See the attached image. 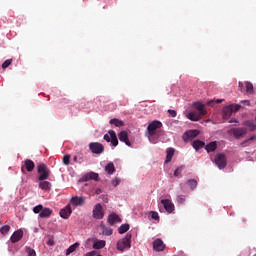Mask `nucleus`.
<instances>
[{
	"mask_svg": "<svg viewBox=\"0 0 256 256\" xmlns=\"http://www.w3.org/2000/svg\"><path fill=\"white\" fill-rule=\"evenodd\" d=\"M194 109H197V111L189 112L186 117L190 121H199L201 118L205 117L207 115V110L205 109V104L201 102H194L193 103Z\"/></svg>",
	"mask_w": 256,
	"mask_h": 256,
	"instance_id": "obj_1",
	"label": "nucleus"
},
{
	"mask_svg": "<svg viewBox=\"0 0 256 256\" xmlns=\"http://www.w3.org/2000/svg\"><path fill=\"white\" fill-rule=\"evenodd\" d=\"M161 127H163V123L159 120H154L147 126V135L150 143H155L153 137L157 135V131L158 129H161Z\"/></svg>",
	"mask_w": 256,
	"mask_h": 256,
	"instance_id": "obj_2",
	"label": "nucleus"
},
{
	"mask_svg": "<svg viewBox=\"0 0 256 256\" xmlns=\"http://www.w3.org/2000/svg\"><path fill=\"white\" fill-rule=\"evenodd\" d=\"M37 171L39 173L38 181H47L49 175H51V170L43 163L37 165Z\"/></svg>",
	"mask_w": 256,
	"mask_h": 256,
	"instance_id": "obj_3",
	"label": "nucleus"
},
{
	"mask_svg": "<svg viewBox=\"0 0 256 256\" xmlns=\"http://www.w3.org/2000/svg\"><path fill=\"white\" fill-rule=\"evenodd\" d=\"M131 237L132 235L130 233L126 234V236L122 239H120L117 242V249L118 251H125V249H131Z\"/></svg>",
	"mask_w": 256,
	"mask_h": 256,
	"instance_id": "obj_4",
	"label": "nucleus"
},
{
	"mask_svg": "<svg viewBox=\"0 0 256 256\" xmlns=\"http://www.w3.org/2000/svg\"><path fill=\"white\" fill-rule=\"evenodd\" d=\"M104 141L111 143L113 147H117L119 145V140L117 139V134L114 130H109L108 134L104 135Z\"/></svg>",
	"mask_w": 256,
	"mask_h": 256,
	"instance_id": "obj_5",
	"label": "nucleus"
},
{
	"mask_svg": "<svg viewBox=\"0 0 256 256\" xmlns=\"http://www.w3.org/2000/svg\"><path fill=\"white\" fill-rule=\"evenodd\" d=\"M89 149L94 155H101V153H104L105 151V146L99 142H91L89 144Z\"/></svg>",
	"mask_w": 256,
	"mask_h": 256,
	"instance_id": "obj_6",
	"label": "nucleus"
},
{
	"mask_svg": "<svg viewBox=\"0 0 256 256\" xmlns=\"http://www.w3.org/2000/svg\"><path fill=\"white\" fill-rule=\"evenodd\" d=\"M228 133L233 135L235 139H241L244 135H247V128H231Z\"/></svg>",
	"mask_w": 256,
	"mask_h": 256,
	"instance_id": "obj_7",
	"label": "nucleus"
},
{
	"mask_svg": "<svg viewBox=\"0 0 256 256\" xmlns=\"http://www.w3.org/2000/svg\"><path fill=\"white\" fill-rule=\"evenodd\" d=\"M214 161L219 169L227 167V157H225V154H216Z\"/></svg>",
	"mask_w": 256,
	"mask_h": 256,
	"instance_id": "obj_8",
	"label": "nucleus"
},
{
	"mask_svg": "<svg viewBox=\"0 0 256 256\" xmlns=\"http://www.w3.org/2000/svg\"><path fill=\"white\" fill-rule=\"evenodd\" d=\"M92 213L94 219H103V217H105L103 206L99 203L94 206Z\"/></svg>",
	"mask_w": 256,
	"mask_h": 256,
	"instance_id": "obj_9",
	"label": "nucleus"
},
{
	"mask_svg": "<svg viewBox=\"0 0 256 256\" xmlns=\"http://www.w3.org/2000/svg\"><path fill=\"white\" fill-rule=\"evenodd\" d=\"M161 203L163 204V207L167 213H173L175 211V204L169 199H162Z\"/></svg>",
	"mask_w": 256,
	"mask_h": 256,
	"instance_id": "obj_10",
	"label": "nucleus"
},
{
	"mask_svg": "<svg viewBox=\"0 0 256 256\" xmlns=\"http://www.w3.org/2000/svg\"><path fill=\"white\" fill-rule=\"evenodd\" d=\"M118 138L119 141L125 143V145H127L128 147H131V141H129V134L127 133V131H121L118 134Z\"/></svg>",
	"mask_w": 256,
	"mask_h": 256,
	"instance_id": "obj_11",
	"label": "nucleus"
},
{
	"mask_svg": "<svg viewBox=\"0 0 256 256\" xmlns=\"http://www.w3.org/2000/svg\"><path fill=\"white\" fill-rule=\"evenodd\" d=\"M71 213H73V211L71 210V205L68 204L60 210V217H62V219H69Z\"/></svg>",
	"mask_w": 256,
	"mask_h": 256,
	"instance_id": "obj_12",
	"label": "nucleus"
},
{
	"mask_svg": "<svg viewBox=\"0 0 256 256\" xmlns=\"http://www.w3.org/2000/svg\"><path fill=\"white\" fill-rule=\"evenodd\" d=\"M21 239H23V230L19 229L12 234L10 241L11 243H19Z\"/></svg>",
	"mask_w": 256,
	"mask_h": 256,
	"instance_id": "obj_13",
	"label": "nucleus"
},
{
	"mask_svg": "<svg viewBox=\"0 0 256 256\" xmlns=\"http://www.w3.org/2000/svg\"><path fill=\"white\" fill-rule=\"evenodd\" d=\"M153 249L154 251H165V243H163V240H161L160 238H157L156 240H154L153 242Z\"/></svg>",
	"mask_w": 256,
	"mask_h": 256,
	"instance_id": "obj_14",
	"label": "nucleus"
},
{
	"mask_svg": "<svg viewBox=\"0 0 256 256\" xmlns=\"http://www.w3.org/2000/svg\"><path fill=\"white\" fill-rule=\"evenodd\" d=\"M23 167L26 168L28 173H32V171L35 169V162H33V160L31 159H26L24 161V165H22V171H23Z\"/></svg>",
	"mask_w": 256,
	"mask_h": 256,
	"instance_id": "obj_15",
	"label": "nucleus"
},
{
	"mask_svg": "<svg viewBox=\"0 0 256 256\" xmlns=\"http://www.w3.org/2000/svg\"><path fill=\"white\" fill-rule=\"evenodd\" d=\"M107 222L109 225H115V223H121V218L116 213H113L108 216Z\"/></svg>",
	"mask_w": 256,
	"mask_h": 256,
	"instance_id": "obj_16",
	"label": "nucleus"
},
{
	"mask_svg": "<svg viewBox=\"0 0 256 256\" xmlns=\"http://www.w3.org/2000/svg\"><path fill=\"white\" fill-rule=\"evenodd\" d=\"M53 215V210L50 208H42V212L39 213L41 219H49Z\"/></svg>",
	"mask_w": 256,
	"mask_h": 256,
	"instance_id": "obj_17",
	"label": "nucleus"
},
{
	"mask_svg": "<svg viewBox=\"0 0 256 256\" xmlns=\"http://www.w3.org/2000/svg\"><path fill=\"white\" fill-rule=\"evenodd\" d=\"M197 135H199V130H189L184 133V137L186 139H195V137H197Z\"/></svg>",
	"mask_w": 256,
	"mask_h": 256,
	"instance_id": "obj_18",
	"label": "nucleus"
},
{
	"mask_svg": "<svg viewBox=\"0 0 256 256\" xmlns=\"http://www.w3.org/2000/svg\"><path fill=\"white\" fill-rule=\"evenodd\" d=\"M71 203H72V205L81 206V205H83V203H85V198L77 197V196L72 197Z\"/></svg>",
	"mask_w": 256,
	"mask_h": 256,
	"instance_id": "obj_19",
	"label": "nucleus"
},
{
	"mask_svg": "<svg viewBox=\"0 0 256 256\" xmlns=\"http://www.w3.org/2000/svg\"><path fill=\"white\" fill-rule=\"evenodd\" d=\"M166 160L165 163H171V159H173V155H175V149L173 148H168L166 150Z\"/></svg>",
	"mask_w": 256,
	"mask_h": 256,
	"instance_id": "obj_20",
	"label": "nucleus"
},
{
	"mask_svg": "<svg viewBox=\"0 0 256 256\" xmlns=\"http://www.w3.org/2000/svg\"><path fill=\"white\" fill-rule=\"evenodd\" d=\"M233 115V108L231 105L223 108V117L227 119V117H231Z\"/></svg>",
	"mask_w": 256,
	"mask_h": 256,
	"instance_id": "obj_21",
	"label": "nucleus"
},
{
	"mask_svg": "<svg viewBox=\"0 0 256 256\" xmlns=\"http://www.w3.org/2000/svg\"><path fill=\"white\" fill-rule=\"evenodd\" d=\"M39 187L42 189V191H50L51 190V182L49 181H41L39 183Z\"/></svg>",
	"mask_w": 256,
	"mask_h": 256,
	"instance_id": "obj_22",
	"label": "nucleus"
},
{
	"mask_svg": "<svg viewBox=\"0 0 256 256\" xmlns=\"http://www.w3.org/2000/svg\"><path fill=\"white\" fill-rule=\"evenodd\" d=\"M105 171L108 175H113V173H115V164H113V162L108 163L105 166Z\"/></svg>",
	"mask_w": 256,
	"mask_h": 256,
	"instance_id": "obj_23",
	"label": "nucleus"
},
{
	"mask_svg": "<svg viewBox=\"0 0 256 256\" xmlns=\"http://www.w3.org/2000/svg\"><path fill=\"white\" fill-rule=\"evenodd\" d=\"M110 125H114L115 127H123L125 125V122L122 120H119L117 118H113L109 121Z\"/></svg>",
	"mask_w": 256,
	"mask_h": 256,
	"instance_id": "obj_24",
	"label": "nucleus"
},
{
	"mask_svg": "<svg viewBox=\"0 0 256 256\" xmlns=\"http://www.w3.org/2000/svg\"><path fill=\"white\" fill-rule=\"evenodd\" d=\"M215 149H217V142H210L205 146L207 153H212Z\"/></svg>",
	"mask_w": 256,
	"mask_h": 256,
	"instance_id": "obj_25",
	"label": "nucleus"
},
{
	"mask_svg": "<svg viewBox=\"0 0 256 256\" xmlns=\"http://www.w3.org/2000/svg\"><path fill=\"white\" fill-rule=\"evenodd\" d=\"M192 145L196 151H199V149H203V147H205V142L201 140H195Z\"/></svg>",
	"mask_w": 256,
	"mask_h": 256,
	"instance_id": "obj_26",
	"label": "nucleus"
},
{
	"mask_svg": "<svg viewBox=\"0 0 256 256\" xmlns=\"http://www.w3.org/2000/svg\"><path fill=\"white\" fill-rule=\"evenodd\" d=\"M102 235L111 236L113 235V230L105 225H101Z\"/></svg>",
	"mask_w": 256,
	"mask_h": 256,
	"instance_id": "obj_27",
	"label": "nucleus"
},
{
	"mask_svg": "<svg viewBox=\"0 0 256 256\" xmlns=\"http://www.w3.org/2000/svg\"><path fill=\"white\" fill-rule=\"evenodd\" d=\"M79 242H76L72 244L67 250L66 255H71V253H74V251H77V248L79 247Z\"/></svg>",
	"mask_w": 256,
	"mask_h": 256,
	"instance_id": "obj_28",
	"label": "nucleus"
},
{
	"mask_svg": "<svg viewBox=\"0 0 256 256\" xmlns=\"http://www.w3.org/2000/svg\"><path fill=\"white\" fill-rule=\"evenodd\" d=\"M103 247H105V240H98L93 244V249H103Z\"/></svg>",
	"mask_w": 256,
	"mask_h": 256,
	"instance_id": "obj_29",
	"label": "nucleus"
},
{
	"mask_svg": "<svg viewBox=\"0 0 256 256\" xmlns=\"http://www.w3.org/2000/svg\"><path fill=\"white\" fill-rule=\"evenodd\" d=\"M127 231H129V224H122L119 228H118V233L120 235H123L124 233H127Z\"/></svg>",
	"mask_w": 256,
	"mask_h": 256,
	"instance_id": "obj_30",
	"label": "nucleus"
},
{
	"mask_svg": "<svg viewBox=\"0 0 256 256\" xmlns=\"http://www.w3.org/2000/svg\"><path fill=\"white\" fill-rule=\"evenodd\" d=\"M25 252L27 253L28 256H37V252H35V249L29 246L25 247Z\"/></svg>",
	"mask_w": 256,
	"mask_h": 256,
	"instance_id": "obj_31",
	"label": "nucleus"
},
{
	"mask_svg": "<svg viewBox=\"0 0 256 256\" xmlns=\"http://www.w3.org/2000/svg\"><path fill=\"white\" fill-rule=\"evenodd\" d=\"M10 230H11V226L5 225V226H2V227L0 228V233H1L2 235H7Z\"/></svg>",
	"mask_w": 256,
	"mask_h": 256,
	"instance_id": "obj_32",
	"label": "nucleus"
},
{
	"mask_svg": "<svg viewBox=\"0 0 256 256\" xmlns=\"http://www.w3.org/2000/svg\"><path fill=\"white\" fill-rule=\"evenodd\" d=\"M187 185H189L190 189H196L197 188V180L190 179L187 181Z\"/></svg>",
	"mask_w": 256,
	"mask_h": 256,
	"instance_id": "obj_33",
	"label": "nucleus"
},
{
	"mask_svg": "<svg viewBox=\"0 0 256 256\" xmlns=\"http://www.w3.org/2000/svg\"><path fill=\"white\" fill-rule=\"evenodd\" d=\"M246 93H253V84L251 82H245Z\"/></svg>",
	"mask_w": 256,
	"mask_h": 256,
	"instance_id": "obj_34",
	"label": "nucleus"
},
{
	"mask_svg": "<svg viewBox=\"0 0 256 256\" xmlns=\"http://www.w3.org/2000/svg\"><path fill=\"white\" fill-rule=\"evenodd\" d=\"M245 125H246V127H248L250 129V131L256 130V124L251 121H246Z\"/></svg>",
	"mask_w": 256,
	"mask_h": 256,
	"instance_id": "obj_35",
	"label": "nucleus"
},
{
	"mask_svg": "<svg viewBox=\"0 0 256 256\" xmlns=\"http://www.w3.org/2000/svg\"><path fill=\"white\" fill-rule=\"evenodd\" d=\"M185 169V166H180L174 171V177H181V173Z\"/></svg>",
	"mask_w": 256,
	"mask_h": 256,
	"instance_id": "obj_36",
	"label": "nucleus"
},
{
	"mask_svg": "<svg viewBox=\"0 0 256 256\" xmlns=\"http://www.w3.org/2000/svg\"><path fill=\"white\" fill-rule=\"evenodd\" d=\"M44 207L42 204H39L33 208V213L40 214L43 211Z\"/></svg>",
	"mask_w": 256,
	"mask_h": 256,
	"instance_id": "obj_37",
	"label": "nucleus"
},
{
	"mask_svg": "<svg viewBox=\"0 0 256 256\" xmlns=\"http://www.w3.org/2000/svg\"><path fill=\"white\" fill-rule=\"evenodd\" d=\"M63 163H64V165H69L71 163V156L70 155H64Z\"/></svg>",
	"mask_w": 256,
	"mask_h": 256,
	"instance_id": "obj_38",
	"label": "nucleus"
},
{
	"mask_svg": "<svg viewBox=\"0 0 256 256\" xmlns=\"http://www.w3.org/2000/svg\"><path fill=\"white\" fill-rule=\"evenodd\" d=\"M177 203H179L180 205H183V203H185V196L184 195L177 196Z\"/></svg>",
	"mask_w": 256,
	"mask_h": 256,
	"instance_id": "obj_39",
	"label": "nucleus"
},
{
	"mask_svg": "<svg viewBox=\"0 0 256 256\" xmlns=\"http://www.w3.org/2000/svg\"><path fill=\"white\" fill-rule=\"evenodd\" d=\"M151 218L154 219V221H159V213L155 211H151Z\"/></svg>",
	"mask_w": 256,
	"mask_h": 256,
	"instance_id": "obj_40",
	"label": "nucleus"
},
{
	"mask_svg": "<svg viewBox=\"0 0 256 256\" xmlns=\"http://www.w3.org/2000/svg\"><path fill=\"white\" fill-rule=\"evenodd\" d=\"M230 107H232L233 113L237 112V111H239V109H241V105H239V104H231Z\"/></svg>",
	"mask_w": 256,
	"mask_h": 256,
	"instance_id": "obj_41",
	"label": "nucleus"
},
{
	"mask_svg": "<svg viewBox=\"0 0 256 256\" xmlns=\"http://www.w3.org/2000/svg\"><path fill=\"white\" fill-rule=\"evenodd\" d=\"M11 63H12V60H10V59L4 61L2 64V69H7V67H9V65H11Z\"/></svg>",
	"mask_w": 256,
	"mask_h": 256,
	"instance_id": "obj_42",
	"label": "nucleus"
},
{
	"mask_svg": "<svg viewBox=\"0 0 256 256\" xmlns=\"http://www.w3.org/2000/svg\"><path fill=\"white\" fill-rule=\"evenodd\" d=\"M119 183H121V180H120L119 178H114V179L112 180V185H113L114 187H117V185H119Z\"/></svg>",
	"mask_w": 256,
	"mask_h": 256,
	"instance_id": "obj_43",
	"label": "nucleus"
},
{
	"mask_svg": "<svg viewBox=\"0 0 256 256\" xmlns=\"http://www.w3.org/2000/svg\"><path fill=\"white\" fill-rule=\"evenodd\" d=\"M168 113H169L170 117H177V111H175V110H168Z\"/></svg>",
	"mask_w": 256,
	"mask_h": 256,
	"instance_id": "obj_44",
	"label": "nucleus"
},
{
	"mask_svg": "<svg viewBox=\"0 0 256 256\" xmlns=\"http://www.w3.org/2000/svg\"><path fill=\"white\" fill-rule=\"evenodd\" d=\"M90 179H94V181H97L99 179V174L92 173V175L90 176Z\"/></svg>",
	"mask_w": 256,
	"mask_h": 256,
	"instance_id": "obj_45",
	"label": "nucleus"
},
{
	"mask_svg": "<svg viewBox=\"0 0 256 256\" xmlns=\"http://www.w3.org/2000/svg\"><path fill=\"white\" fill-rule=\"evenodd\" d=\"M96 255H97L96 251H91V252L86 253L85 256H96Z\"/></svg>",
	"mask_w": 256,
	"mask_h": 256,
	"instance_id": "obj_46",
	"label": "nucleus"
},
{
	"mask_svg": "<svg viewBox=\"0 0 256 256\" xmlns=\"http://www.w3.org/2000/svg\"><path fill=\"white\" fill-rule=\"evenodd\" d=\"M241 103H245V105H251V102H249V100H242Z\"/></svg>",
	"mask_w": 256,
	"mask_h": 256,
	"instance_id": "obj_47",
	"label": "nucleus"
},
{
	"mask_svg": "<svg viewBox=\"0 0 256 256\" xmlns=\"http://www.w3.org/2000/svg\"><path fill=\"white\" fill-rule=\"evenodd\" d=\"M238 87H239L240 91H243V83L242 82L238 83Z\"/></svg>",
	"mask_w": 256,
	"mask_h": 256,
	"instance_id": "obj_48",
	"label": "nucleus"
},
{
	"mask_svg": "<svg viewBox=\"0 0 256 256\" xmlns=\"http://www.w3.org/2000/svg\"><path fill=\"white\" fill-rule=\"evenodd\" d=\"M229 123H238V121H237V119L232 118V119L229 121Z\"/></svg>",
	"mask_w": 256,
	"mask_h": 256,
	"instance_id": "obj_49",
	"label": "nucleus"
},
{
	"mask_svg": "<svg viewBox=\"0 0 256 256\" xmlns=\"http://www.w3.org/2000/svg\"><path fill=\"white\" fill-rule=\"evenodd\" d=\"M73 161H74L75 163H79V160H78L77 156H74V157H73Z\"/></svg>",
	"mask_w": 256,
	"mask_h": 256,
	"instance_id": "obj_50",
	"label": "nucleus"
},
{
	"mask_svg": "<svg viewBox=\"0 0 256 256\" xmlns=\"http://www.w3.org/2000/svg\"><path fill=\"white\" fill-rule=\"evenodd\" d=\"M215 103H223V99H216Z\"/></svg>",
	"mask_w": 256,
	"mask_h": 256,
	"instance_id": "obj_51",
	"label": "nucleus"
},
{
	"mask_svg": "<svg viewBox=\"0 0 256 256\" xmlns=\"http://www.w3.org/2000/svg\"><path fill=\"white\" fill-rule=\"evenodd\" d=\"M208 105H213V100L208 101Z\"/></svg>",
	"mask_w": 256,
	"mask_h": 256,
	"instance_id": "obj_52",
	"label": "nucleus"
},
{
	"mask_svg": "<svg viewBox=\"0 0 256 256\" xmlns=\"http://www.w3.org/2000/svg\"><path fill=\"white\" fill-rule=\"evenodd\" d=\"M96 193H97V195H99V193H101V189H97Z\"/></svg>",
	"mask_w": 256,
	"mask_h": 256,
	"instance_id": "obj_53",
	"label": "nucleus"
},
{
	"mask_svg": "<svg viewBox=\"0 0 256 256\" xmlns=\"http://www.w3.org/2000/svg\"><path fill=\"white\" fill-rule=\"evenodd\" d=\"M253 139H255V137H251V138H249V141H253Z\"/></svg>",
	"mask_w": 256,
	"mask_h": 256,
	"instance_id": "obj_54",
	"label": "nucleus"
},
{
	"mask_svg": "<svg viewBox=\"0 0 256 256\" xmlns=\"http://www.w3.org/2000/svg\"><path fill=\"white\" fill-rule=\"evenodd\" d=\"M48 245H51V241L48 242Z\"/></svg>",
	"mask_w": 256,
	"mask_h": 256,
	"instance_id": "obj_55",
	"label": "nucleus"
}]
</instances>
